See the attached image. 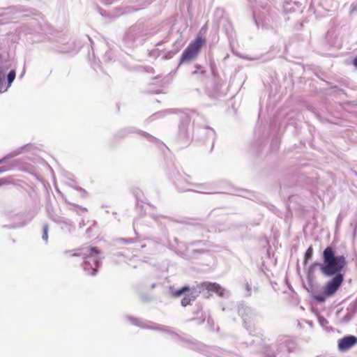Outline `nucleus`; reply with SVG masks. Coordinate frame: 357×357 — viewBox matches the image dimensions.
Instances as JSON below:
<instances>
[{
    "mask_svg": "<svg viewBox=\"0 0 357 357\" xmlns=\"http://www.w3.org/2000/svg\"><path fill=\"white\" fill-rule=\"evenodd\" d=\"M204 29V26L202 27V29H200V31H202V30Z\"/></svg>",
    "mask_w": 357,
    "mask_h": 357,
    "instance_id": "obj_32",
    "label": "nucleus"
},
{
    "mask_svg": "<svg viewBox=\"0 0 357 357\" xmlns=\"http://www.w3.org/2000/svg\"><path fill=\"white\" fill-rule=\"evenodd\" d=\"M323 263L320 265V271L325 276L342 274L340 272L347 265L344 255H336L333 248L328 246L323 252Z\"/></svg>",
    "mask_w": 357,
    "mask_h": 357,
    "instance_id": "obj_1",
    "label": "nucleus"
},
{
    "mask_svg": "<svg viewBox=\"0 0 357 357\" xmlns=\"http://www.w3.org/2000/svg\"><path fill=\"white\" fill-rule=\"evenodd\" d=\"M189 291H190V288L188 287H183L178 290L175 291L174 292H173L172 294L175 297H178V296H181L182 294H183L184 293Z\"/></svg>",
    "mask_w": 357,
    "mask_h": 357,
    "instance_id": "obj_13",
    "label": "nucleus"
},
{
    "mask_svg": "<svg viewBox=\"0 0 357 357\" xmlns=\"http://www.w3.org/2000/svg\"><path fill=\"white\" fill-rule=\"evenodd\" d=\"M312 255H313V250H312V246H310L305 253V259H304V263L306 264L307 261L310 260L312 257Z\"/></svg>",
    "mask_w": 357,
    "mask_h": 357,
    "instance_id": "obj_14",
    "label": "nucleus"
},
{
    "mask_svg": "<svg viewBox=\"0 0 357 357\" xmlns=\"http://www.w3.org/2000/svg\"><path fill=\"white\" fill-rule=\"evenodd\" d=\"M321 263H318V262H314V263H313V264L310 266V268H309V272L312 273V272L314 271V268H315V267H317V266H319V267L320 268V265H321Z\"/></svg>",
    "mask_w": 357,
    "mask_h": 357,
    "instance_id": "obj_18",
    "label": "nucleus"
},
{
    "mask_svg": "<svg viewBox=\"0 0 357 357\" xmlns=\"http://www.w3.org/2000/svg\"><path fill=\"white\" fill-rule=\"evenodd\" d=\"M196 73H197V70H195V71L192 73V74H196Z\"/></svg>",
    "mask_w": 357,
    "mask_h": 357,
    "instance_id": "obj_30",
    "label": "nucleus"
},
{
    "mask_svg": "<svg viewBox=\"0 0 357 357\" xmlns=\"http://www.w3.org/2000/svg\"><path fill=\"white\" fill-rule=\"evenodd\" d=\"M318 319H319V322L320 325H321V326H323V327L326 326V325L328 324V321H327V319H325V318H324V317H319L318 318Z\"/></svg>",
    "mask_w": 357,
    "mask_h": 357,
    "instance_id": "obj_17",
    "label": "nucleus"
},
{
    "mask_svg": "<svg viewBox=\"0 0 357 357\" xmlns=\"http://www.w3.org/2000/svg\"><path fill=\"white\" fill-rule=\"evenodd\" d=\"M155 284H152V288H154V287H155Z\"/></svg>",
    "mask_w": 357,
    "mask_h": 357,
    "instance_id": "obj_34",
    "label": "nucleus"
},
{
    "mask_svg": "<svg viewBox=\"0 0 357 357\" xmlns=\"http://www.w3.org/2000/svg\"><path fill=\"white\" fill-rule=\"evenodd\" d=\"M177 188L182 192L195 191L199 193H211L210 188L206 184L192 183L187 180H178L176 183Z\"/></svg>",
    "mask_w": 357,
    "mask_h": 357,
    "instance_id": "obj_5",
    "label": "nucleus"
},
{
    "mask_svg": "<svg viewBox=\"0 0 357 357\" xmlns=\"http://www.w3.org/2000/svg\"><path fill=\"white\" fill-rule=\"evenodd\" d=\"M142 327L143 328H151V329H154V330H160V331H167V332H169L170 330L168 327L167 326H159L158 325L155 324H153L151 326H142Z\"/></svg>",
    "mask_w": 357,
    "mask_h": 357,
    "instance_id": "obj_10",
    "label": "nucleus"
},
{
    "mask_svg": "<svg viewBox=\"0 0 357 357\" xmlns=\"http://www.w3.org/2000/svg\"><path fill=\"white\" fill-rule=\"evenodd\" d=\"M3 76V73H2V70L0 69V79H1Z\"/></svg>",
    "mask_w": 357,
    "mask_h": 357,
    "instance_id": "obj_26",
    "label": "nucleus"
},
{
    "mask_svg": "<svg viewBox=\"0 0 357 357\" xmlns=\"http://www.w3.org/2000/svg\"><path fill=\"white\" fill-rule=\"evenodd\" d=\"M242 309H243V308H239V309H238V313H239V314H241V310H242Z\"/></svg>",
    "mask_w": 357,
    "mask_h": 357,
    "instance_id": "obj_28",
    "label": "nucleus"
},
{
    "mask_svg": "<svg viewBox=\"0 0 357 357\" xmlns=\"http://www.w3.org/2000/svg\"><path fill=\"white\" fill-rule=\"evenodd\" d=\"M10 169V167H0V174H1V173H3V172H6L7 170H8V169Z\"/></svg>",
    "mask_w": 357,
    "mask_h": 357,
    "instance_id": "obj_21",
    "label": "nucleus"
},
{
    "mask_svg": "<svg viewBox=\"0 0 357 357\" xmlns=\"http://www.w3.org/2000/svg\"><path fill=\"white\" fill-rule=\"evenodd\" d=\"M81 210L83 211V212H86V208H82Z\"/></svg>",
    "mask_w": 357,
    "mask_h": 357,
    "instance_id": "obj_27",
    "label": "nucleus"
},
{
    "mask_svg": "<svg viewBox=\"0 0 357 357\" xmlns=\"http://www.w3.org/2000/svg\"><path fill=\"white\" fill-rule=\"evenodd\" d=\"M357 343V337L347 335L338 340L337 347L340 351H346Z\"/></svg>",
    "mask_w": 357,
    "mask_h": 357,
    "instance_id": "obj_7",
    "label": "nucleus"
},
{
    "mask_svg": "<svg viewBox=\"0 0 357 357\" xmlns=\"http://www.w3.org/2000/svg\"><path fill=\"white\" fill-rule=\"evenodd\" d=\"M149 137H150L151 139H155L154 137L149 136Z\"/></svg>",
    "mask_w": 357,
    "mask_h": 357,
    "instance_id": "obj_31",
    "label": "nucleus"
},
{
    "mask_svg": "<svg viewBox=\"0 0 357 357\" xmlns=\"http://www.w3.org/2000/svg\"><path fill=\"white\" fill-rule=\"evenodd\" d=\"M353 63L357 68V56L354 59Z\"/></svg>",
    "mask_w": 357,
    "mask_h": 357,
    "instance_id": "obj_24",
    "label": "nucleus"
},
{
    "mask_svg": "<svg viewBox=\"0 0 357 357\" xmlns=\"http://www.w3.org/2000/svg\"><path fill=\"white\" fill-rule=\"evenodd\" d=\"M4 161H5V158H3V159L1 160H0V163L3 162Z\"/></svg>",
    "mask_w": 357,
    "mask_h": 357,
    "instance_id": "obj_29",
    "label": "nucleus"
},
{
    "mask_svg": "<svg viewBox=\"0 0 357 357\" xmlns=\"http://www.w3.org/2000/svg\"><path fill=\"white\" fill-rule=\"evenodd\" d=\"M204 42V39L199 34L196 39L192 41L183 51L180 59V63L190 62L195 59L198 55Z\"/></svg>",
    "mask_w": 357,
    "mask_h": 357,
    "instance_id": "obj_4",
    "label": "nucleus"
},
{
    "mask_svg": "<svg viewBox=\"0 0 357 357\" xmlns=\"http://www.w3.org/2000/svg\"><path fill=\"white\" fill-rule=\"evenodd\" d=\"M204 29V26L202 27V29H200V31H202V30Z\"/></svg>",
    "mask_w": 357,
    "mask_h": 357,
    "instance_id": "obj_33",
    "label": "nucleus"
},
{
    "mask_svg": "<svg viewBox=\"0 0 357 357\" xmlns=\"http://www.w3.org/2000/svg\"><path fill=\"white\" fill-rule=\"evenodd\" d=\"M343 280L344 276L342 274L334 275V277L326 283L323 293L320 294H313L312 298L318 303H324L326 300V298L335 294L341 286Z\"/></svg>",
    "mask_w": 357,
    "mask_h": 357,
    "instance_id": "obj_3",
    "label": "nucleus"
},
{
    "mask_svg": "<svg viewBox=\"0 0 357 357\" xmlns=\"http://www.w3.org/2000/svg\"><path fill=\"white\" fill-rule=\"evenodd\" d=\"M245 289H246V291L248 292L247 296H250V295L251 288H250V285L248 284V283L245 284Z\"/></svg>",
    "mask_w": 357,
    "mask_h": 357,
    "instance_id": "obj_19",
    "label": "nucleus"
},
{
    "mask_svg": "<svg viewBox=\"0 0 357 357\" xmlns=\"http://www.w3.org/2000/svg\"><path fill=\"white\" fill-rule=\"evenodd\" d=\"M15 76H16V72H15V70H11L8 75H7V80H8V86L6 88V89L10 86L11 84L13 83V82L14 81V79H15Z\"/></svg>",
    "mask_w": 357,
    "mask_h": 357,
    "instance_id": "obj_12",
    "label": "nucleus"
},
{
    "mask_svg": "<svg viewBox=\"0 0 357 357\" xmlns=\"http://www.w3.org/2000/svg\"><path fill=\"white\" fill-rule=\"evenodd\" d=\"M180 130L181 132H183V133H186L187 130L185 128L183 125L180 126Z\"/></svg>",
    "mask_w": 357,
    "mask_h": 357,
    "instance_id": "obj_23",
    "label": "nucleus"
},
{
    "mask_svg": "<svg viewBox=\"0 0 357 357\" xmlns=\"http://www.w3.org/2000/svg\"><path fill=\"white\" fill-rule=\"evenodd\" d=\"M84 225H85L84 220H82V222H79V227H82V226H84Z\"/></svg>",
    "mask_w": 357,
    "mask_h": 357,
    "instance_id": "obj_25",
    "label": "nucleus"
},
{
    "mask_svg": "<svg viewBox=\"0 0 357 357\" xmlns=\"http://www.w3.org/2000/svg\"><path fill=\"white\" fill-rule=\"evenodd\" d=\"M12 183L11 177H5L0 178V186L10 184Z\"/></svg>",
    "mask_w": 357,
    "mask_h": 357,
    "instance_id": "obj_16",
    "label": "nucleus"
},
{
    "mask_svg": "<svg viewBox=\"0 0 357 357\" xmlns=\"http://www.w3.org/2000/svg\"><path fill=\"white\" fill-rule=\"evenodd\" d=\"M43 230V236H42V238L45 242H47V240H48V230H49L48 225H44Z\"/></svg>",
    "mask_w": 357,
    "mask_h": 357,
    "instance_id": "obj_15",
    "label": "nucleus"
},
{
    "mask_svg": "<svg viewBox=\"0 0 357 357\" xmlns=\"http://www.w3.org/2000/svg\"><path fill=\"white\" fill-rule=\"evenodd\" d=\"M283 343H285V346L289 352H291L295 349V342L293 340L289 337H286Z\"/></svg>",
    "mask_w": 357,
    "mask_h": 357,
    "instance_id": "obj_9",
    "label": "nucleus"
},
{
    "mask_svg": "<svg viewBox=\"0 0 357 357\" xmlns=\"http://www.w3.org/2000/svg\"><path fill=\"white\" fill-rule=\"evenodd\" d=\"M204 291H206V294L209 292H215L220 296H225L228 294V291H227L226 289L222 287L220 284L209 282H204L197 285L195 292L204 294Z\"/></svg>",
    "mask_w": 357,
    "mask_h": 357,
    "instance_id": "obj_6",
    "label": "nucleus"
},
{
    "mask_svg": "<svg viewBox=\"0 0 357 357\" xmlns=\"http://www.w3.org/2000/svg\"><path fill=\"white\" fill-rule=\"evenodd\" d=\"M62 229H66L69 232H71L74 229L75 226L70 220H61L59 222Z\"/></svg>",
    "mask_w": 357,
    "mask_h": 357,
    "instance_id": "obj_8",
    "label": "nucleus"
},
{
    "mask_svg": "<svg viewBox=\"0 0 357 357\" xmlns=\"http://www.w3.org/2000/svg\"><path fill=\"white\" fill-rule=\"evenodd\" d=\"M192 293H191L190 295L185 296L182 300H181V305L183 307L187 306L188 305L190 304L191 301L195 300V296H192Z\"/></svg>",
    "mask_w": 357,
    "mask_h": 357,
    "instance_id": "obj_11",
    "label": "nucleus"
},
{
    "mask_svg": "<svg viewBox=\"0 0 357 357\" xmlns=\"http://www.w3.org/2000/svg\"><path fill=\"white\" fill-rule=\"evenodd\" d=\"M26 223H21V224H18V225H13L11 226L12 228H15V227H22L25 225Z\"/></svg>",
    "mask_w": 357,
    "mask_h": 357,
    "instance_id": "obj_22",
    "label": "nucleus"
},
{
    "mask_svg": "<svg viewBox=\"0 0 357 357\" xmlns=\"http://www.w3.org/2000/svg\"><path fill=\"white\" fill-rule=\"evenodd\" d=\"M99 251L95 247H87L82 250L80 253H74L73 256L82 255L84 259L83 268L86 274L94 275L100 266Z\"/></svg>",
    "mask_w": 357,
    "mask_h": 357,
    "instance_id": "obj_2",
    "label": "nucleus"
},
{
    "mask_svg": "<svg viewBox=\"0 0 357 357\" xmlns=\"http://www.w3.org/2000/svg\"><path fill=\"white\" fill-rule=\"evenodd\" d=\"M130 321L135 325L140 326L139 324V321L136 319L130 318Z\"/></svg>",
    "mask_w": 357,
    "mask_h": 357,
    "instance_id": "obj_20",
    "label": "nucleus"
}]
</instances>
